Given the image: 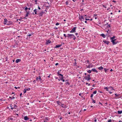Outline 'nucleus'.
Here are the masks:
<instances>
[{"label": "nucleus", "mask_w": 122, "mask_h": 122, "mask_svg": "<svg viewBox=\"0 0 122 122\" xmlns=\"http://www.w3.org/2000/svg\"><path fill=\"white\" fill-rule=\"evenodd\" d=\"M90 75V74H87V76H85L84 77V78L86 80H87L88 81H89L91 79Z\"/></svg>", "instance_id": "1"}, {"label": "nucleus", "mask_w": 122, "mask_h": 122, "mask_svg": "<svg viewBox=\"0 0 122 122\" xmlns=\"http://www.w3.org/2000/svg\"><path fill=\"white\" fill-rule=\"evenodd\" d=\"M67 35V37L70 38H73V36H74L73 34H68Z\"/></svg>", "instance_id": "2"}, {"label": "nucleus", "mask_w": 122, "mask_h": 122, "mask_svg": "<svg viewBox=\"0 0 122 122\" xmlns=\"http://www.w3.org/2000/svg\"><path fill=\"white\" fill-rule=\"evenodd\" d=\"M77 28L76 27H74L72 29V30L71 31H70V32L71 33H73L75 32L76 31V30Z\"/></svg>", "instance_id": "3"}, {"label": "nucleus", "mask_w": 122, "mask_h": 122, "mask_svg": "<svg viewBox=\"0 0 122 122\" xmlns=\"http://www.w3.org/2000/svg\"><path fill=\"white\" fill-rule=\"evenodd\" d=\"M115 97L116 99L119 98L121 97L120 96V94L117 95L116 94H115Z\"/></svg>", "instance_id": "4"}, {"label": "nucleus", "mask_w": 122, "mask_h": 122, "mask_svg": "<svg viewBox=\"0 0 122 122\" xmlns=\"http://www.w3.org/2000/svg\"><path fill=\"white\" fill-rule=\"evenodd\" d=\"M111 42L112 43L113 45H115L118 42V41H116L114 40H111Z\"/></svg>", "instance_id": "5"}, {"label": "nucleus", "mask_w": 122, "mask_h": 122, "mask_svg": "<svg viewBox=\"0 0 122 122\" xmlns=\"http://www.w3.org/2000/svg\"><path fill=\"white\" fill-rule=\"evenodd\" d=\"M44 14V12L43 11H42L40 13H39L38 15H39L40 16H42Z\"/></svg>", "instance_id": "6"}, {"label": "nucleus", "mask_w": 122, "mask_h": 122, "mask_svg": "<svg viewBox=\"0 0 122 122\" xmlns=\"http://www.w3.org/2000/svg\"><path fill=\"white\" fill-rule=\"evenodd\" d=\"M103 42L105 43L107 45H108L110 43V41H108L103 40Z\"/></svg>", "instance_id": "7"}, {"label": "nucleus", "mask_w": 122, "mask_h": 122, "mask_svg": "<svg viewBox=\"0 0 122 122\" xmlns=\"http://www.w3.org/2000/svg\"><path fill=\"white\" fill-rule=\"evenodd\" d=\"M12 23V22L11 21H8L7 22V23H6V24L8 25H11Z\"/></svg>", "instance_id": "8"}, {"label": "nucleus", "mask_w": 122, "mask_h": 122, "mask_svg": "<svg viewBox=\"0 0 122 122\" xmlns=\"http://www.w3.org/2000/svg\"><path fill=\"white\" fill-rule=\"evenodd\" d=\"M83 16H79V19L81 20H84V18H83Z\"/></svg>", "instance_id": "9"}, {"label": "nucleus", "mask_w": 122, "mask_h": 122, "mask_svg": "<svg viewBox=\"0 0 122 122\" xmlns=\"http://www.w3.org/2000/svg\"><path fill=\"white\" fill-rule=\"evenodd\" d=\"M36 80L38 81V80H39V81H41V77L40 76H39V77H36Z\"/></svg>", "instance_id": "10"}, {"label": "nucleus", "mask_w": 122, "mask_h": 122, "mask_svg": "<svg viewBox=\"0 0 122 122\" xmlns=\"http://www.w3.org/2000/svg\"><path fill=\"white\" fill-rule=\"evenodd\" d=\"M4 24H6L7 23L8 20L6 19H4Z\"/></svg>", "instance_id": "11"}, {"label": "nucleus", "mask_w": 122, "mask_h": 122, "mask_svg": "<svg viewBox=\"0 0 122 122\" xmlns=\"http://www.w3.org/2000/svg\"><path fill=\"white\" fill-rule=\"evenodd\" d=\"M33 32H31V33L30 34H29V33H28V35H27V37H28V36H31L33 35Z\"/></svg>", "instance_id": "12"}, {"label": "nucleus", "mask_w": 122, "mask_h": 122, "mask_svg": "<svg viewBox=\"0 0 122 122\" xmlns=\"http://www.w3.org/2000/svg\"><path fill=\"white\" fill-rule=\"evenodd\" d=\"M92 71L94 72H95L97 73L98 72V71L96 70V69L95 68L92 69Z\"/></svg>", "instance_id": "13"}, {"label": "nucleus", "mask_w": 122, "mask_h": 122, "mask_svg": "<svg viewBox=\"0 0 122 122\" xmlns=\"http://www.w3.org/2000/svg\"><path fill=\"white\" fill-rule=\"evenodd\" d=\"M69 80H66V84H68V85H69L70 84V83L68 82Z\"/></svg>", "instance_id": "14"}, {"label": "nucleus", "mask_w": 122, "mask_h": 122, "mask_svg": "<svg viewBox=\"0 0 122 122\" xmlns=\"http://www.w3.org/2000/svg\"><path fill=\"white\" fill-rule=\"evenodd\" d=\"M51 42V41L50 40L47 41L46 43V44L48 45L49 44H50Z\"/></svg>", "instance_id": "15"}, {"label": "nucleus", "mask_w": 122, "mask_h": 122, "mask_svg": "<svg viewBox=\"0 0 122 122\" xmlns=\"http://www.w3.org/2000/svg\"><path fill=\"white\" fill-rule=\"evenodd\" d=\"M24 119L25 120H27L29 119V118L27 116H26L24 117Z\"/></svg>", "instance_id": "16"}, {"label": "nucleus", "mask_w": 122, "mask_h": 122, "mask_svg": "<svg viewBox=\"0 0 122 122\" xmlns=\"http://www.w3.org/2000/svg\"><path fill=\"white\" fill-rule=\"evenodd\" d=\"M26 13L25 15V16L26 17H27L28 16V15H29V13L30 12V11H26Z\"/></svg>", "instance_id": "17"}, {"label": "nucleus", "mask_w": 122, "mask_h": 122, "mask_svg": "<svg viewBox=\"0 0 122 122\" xmlns=\"http://www.w3.org/2000/svg\"><path fill=\"white\" fill-rule=\"evenodd\" d=\"M100 36L104 38H105L106 37V36L103 33H102L101 34Z\"/></svg>", "instance_id": "18"}, {"label": "nucleus", "mask_w": 122, "mask_h": 122, "mask_svg": "<svg viewBox=\"0 0 122 122\" xmlns=\"http://www.w3.org/2000/svg\"><path fill=\"white\" fill-rule=\"evenodd\" d=\"M21 60L20 59H17L16 60L15 62L16 63H18L19 62L21 61Z\"/></svg>", "instance_id": "19"}, {"label": "nucleus", "mask_w": 122, "mask_h": 122, "mask_svg": "<svg viewBox=\"0 0 122 122\" xmlns=\"http://www.w3.org/2000/svg\"><path fill=\"white\" fill-rule=\"evenodd\" d=\"M59 77L60 78V80H61L62 81H63L64 82L65 81V80L64 79H63V77Z\"/></svg>", "instance_id": "20"}, {"label": "nucleus", "mask_w": 122, "mask_h": 122, "mask_svg": "<svg viewBox=\"0 0 122 122\" xmlns=\"http://www.w3.org/2000/svg\"><path fill=\"white\" fill-rule=\"evenodd\" d=\"M62 45L61 44L60 45H57L56 46V47H55V48H59Z\"/></svg>", "instance_id": "21"}, {"label": "nucleus", "mask_w": 122, "mask_h": 122, "mask_svg": "<svg viewBox=\"0 0 122 122\" xmlns=\"http://www.w3.org/2000/svg\"><path fill=\"white\" fill-rule=\"evenodd\" d=\"M94 17H95V19H96L97 18V14H94L93 15Z\"/></svg>", "instance_id": "22"}, {"label": "nucleus", "mask_w": 122, "mask_h": 122, "mask_svg": "<svg viewBox=\"0 0 122 122\" xmlns=\"http://www.w3.org/2000/svg\"><path fill=\"white\" fill-rule=\"evenodd\" d=\"M56 102L57 103L58 105L61 106V102L59 101H56Z\"/></svg>", "instance_id": "23"}, {"label": "nucleus", "mask_w": 122, "mask_h": 122, "mask_svg": "<svg viewBox=\"0 0 122 122\" xmlns=\"http://www.w3.org/2000/svg\"><path fill=\"white\" fill-rule=\"evenodd\" d=\"M60 72H57V74H58V76H61V77H63V75L61 74H60Z\"/></svg>", "instance_id": "24"}, {"label": "nucleus", "mask_w": 122, "mask_h": 122, "mask_svg": "<svg viewBox=\"0 0 122 122\" xmlns=\"http://www.w3.org/2000/svg\"><path fill=\"white\" fill-rule=\"evenodd\" d=\"M116 36H113L112 37H110V39L111 40H113V39H114V38H115Z\"/></svg>", "instance_id": "25"}, {"label": "nucleus", "mask_w": 122, "mask_h": 122, "mask_svg": "<svg viewBox=\"0 0 122 122\" xmlns=\"http://www.w3.org/2000/svg\"><path fill=\"white\" fill-rule=\"evenodd\" d=\"M104 70L105 71V72L106 73L107 72V71L109 70V69H106V68H104Z\"/></svg>", "instance_id": "26"}, {"label": "nucleus", "mask_w": 122, "mask_h": 122, "mask_svg": "<svg viewBox=\"0 0 122 122\" xmlns=\"http://www.w3.org/2000/svg\"><path fill=\"white\" fill-rule=\"evenodd\" d=\"M98 69L99 70H101L103 69V68L102 67V66H101L100 67H98Z\"/></svg>", "instance_id": "27"}, {"label": "nucleus", "mask_w": 122, "mask_h": 122, "mask_svg": "<svg viewBox=\"0 0 122 122\" xmlns=\"http://www.w3.org/2000/svg\"><path fill=\"white\" fill-rule=\"evenodd\" d=\"M117 113L118 114H121L122 113V111H117Z\"/></svg>", "instance_id": "28"}, {"label": "nucleus", "mask_w": 122, "mask_h": 122, "mask_svg": "<svg viewBox=\"0 0 122 122\" xmlns=\"http://www.w3.org/2000/svg\"><path fill=\"white\" fill-rule=\"evenodd\" d=\"M92 65H88V66L87 67V68H90V67H92Z\"/></svg>", "instance_id": "29"}, {"label": "nucleus", "mask_w": 122, "mask_h": 122, "mask_svg": "<svg viewBox=\"0 0 122 122\" xmlns=\"http://www.w3.org/2000/svg\"><path fill=\"white\" fill-rule=\"evenodd\" d=\"M17 106L15 105L14 104V109H16V108H17Z\"/></svg>", "instance_id": "30"}, {"label": "nucleus", "mask_w": 122, "mask_h": 122, "mask_svg": "<svg viewBox=\"0 0 122 122\" xmlns=\"http://www.w3.org/2000/svg\"><path fill=\"white\" fill-rule=\"evenodd\" d=\"M92 101H93L92 103H96L95 101L92 98H91Z\"/></svg>", "instance_id": "31"}, {"label": "nucleus", "mask_w": 122, "mask_h": 122, "mask_svg": "<svg viewBox=\"0 0 122 122\" xmlns=\"http://www.w3.org/2000/svg\"><path fill=\"white\" fill-rule=\"evenodd\" d=\"M97 92V91H94L93 92V94H96Z\"/></svg>", "instance_id": "32"}, {"label": "nucleus", "mask_w": 122, "mask_h": 122, "mask_svg": "<svg viewBox=\"0 0 122 122\" xmlns=\"http://www.w3.org/2000/svg\"><path fill=\"white\" fill-rule=\"evenodd\" d=\"M63 108H66L67 107L65 105H63Z\"/></svg>", "instance_id": "33"}, {"label": "nucleus", "mask_w": 122, "mask_h": 122, "mask_svg": "<svg viewBox=\"0 0 122 122\" xmlns=\"http://www.w3.org/2000/svg\"><path fill=\"white\" fill-rule=\"evenodd\" d=\"M73 38H72L74 40H75L76 38V37L74 35V36H73Z\"/></svg>", "instance_id": "34"}, {"label": "nucleus", "mask_w": 122, "mask_h": 122, "mask_svg": "<svg viewBox=\"0 0 122 122\" xmlns=\"http://www.w3.org/2000/svg\"><path fill=\"white\" fill-rule=\"evenodd\" d=\"M104 89H106V91H108V88L107 87H104Z\"/></svg>", "instance_id": "35"}, {"label": "nucleus", "mask_w": 122, "mask_h": 122, "mask_svg": "<svg viewBox=\"0 0 122 122\" xmlns=\"http://www.w3.org/2000/svg\"><path fill=\"white\" fill-rule=\"evenodd\" d=\"M26 92V89H24V91H23L24 93H25Z\"/></svg>", "instance_id": "36"}, {"label": "nucleus", "mask_w": 122, "mask_h": 122, "mask_svg": "<svg viewBox=\"0 0 122 122\" xmlns=\"http://www.w3.org/2000/svg\"><path fill=\"white\" fill-rule=\"evenodd\" d=\"M92 71V70H89L87 71V72L88 73H91Z\"/></svg>", "instance_id": "37"}, {"label": "nucleus", "mask_w": 122, "mask_h": 122, "mask_svg": "<svg viewBox=\"0 0 122 122\" xmlns=\"http://www.w3.org/2000/svg\"><path fill=\"white\" fill-rule=\"evenodd\" d=\"M30 88H26V91H29L30 90Z\"/></svg>", "instance_id": "38"}, {"label": "nucleus", "mask_w": 122, "mask_h": 122, "mask_svg": "<svg viewBox=\"0 0 122 122\" xmlns=\"http://www.w3.org/2000/svg\"><path fill=\"white\" fill-rule=\"evenodd\" d=\"M66 4V5H68V4L69 3V2L68 1H66V2L65 3Z\"/></svg>", "instance_id": "39"}, {"label": "nucleus", "mask_w": 122, "mask_h": 122, "mask_svg": "<svg viewBox=\"0 0 122 122\" xmlns=\"http://www.w3.org/2000/svg\"><path fill=\"white\" fill-rule=\"evenodd\" d=\"M15 98V97L14 96H12L11 97V100H12L13 99H14Z\"/></svg>", "instance_id": "40"}, {"label": "nucleus", "mask_w": 122, "mask_h": 122, "mask_svg": "<svg viewBox=\"0 0 122 122\" xmlns=\"http://www.w3.org/2000/svg\"><path fill=\"white\" fill-rule=\"evenodd\" d=\"M108 122H112V120L111 119H109L108 121Z\"/></svg>", "instance_id": "41"}, {"label": "nucleus", "mask_w": 122, "mask_h": 122, "mask_svg": "<svg viewBox=\"0 0 122 122\" xmlns=\"http://www.w3.org/2000/svg\"><path fill=\"white\" fill-rule=\"evenodd\" d=\"M111 27L110 25V24H108V25L107 26V27Z\"/></svg>", "instance_id": "42"}, {"label": "nucleus", "mask_w": 122, "mask_h": 122, "mask_svg": "<svg viewBox=\"0 0 122 122\" xmlns=\"http://www.w3.org/2000/svg\"><path fill=\"white\" fill-rule=\"evenodd\" d=\"M37 11H35V12H35V14H37L38 15V13H37Z\"/></svg>", "instance_id": "43"}, {"label": "nucleus", "mask_w": 122, "mask_h": 122, "mask_svg": "<svg viewBox=\"0 0 122 122\" xmlns=\"http://www.w3.org/2000/svg\"><path fill=\"white\" fill-rule=\"evenodd\" d=\"M85 19L86 20H90L89 19H87L86 18H85Z\"/></svg>", "instance_id": "44"}, {"label": "nucleus", "mask_w": 122, "mask_h": 122, "mask_svg": "<svg viewBox=\"0 0 122 122\" xmlns=\"http://www.w3.org/2000/svg\"><path fill=\"white\" fill-rule=\"evenodd\" d=\"M47 3L49 4V3H48L47 2ZM50 6V5H47V6H46V7H48V8Z\"/></svg>", "instance_id": "45"}, {"label": "nucleus", "mask_w": 122, "mask_h": 122, "mask_svg": "<svg viewBox=\"0 0 122 122\" xmlns=\"http://www.w3.org/2000/svg\"><path fill=\"white\" fill-rule=\"evenodd\" d=\"M59 23H58L57 22L56 23V25H59Z\"/></svg>", "instance_id": "46"}, {"label": "nucleus", "mask_w": 122, "mask_h": 122, "mask_svg": "<svg viewBox=\"0 0 122 122\" xmlns=\"http://www.w3.org/2000/svg\"><path fill=\"white\" fill-rule=\"evenodd\" d=\"M103 6L105 8H107L106 6L105 5H103Z\"/></svg>", "instance_id": "47"}, {"label": "nucleus", "mask_w": 122, "mask_h": 122, "mask_svg": "<svg viewBox=\"0 0 122 122\" xmlns=\"http://www.w3.org/2000/svg\"><path fill=\"white\" fill-rule=\"evenodd\" d=\"M10 107H12L13 106L12 104H10Z\"/></svg>", "instance_id": "48"}, {"label": "nucleus", "mask_w": 122, "mask_h": 122, "mask_svg": "<svg viewBox=\"0 0 122 122\" xmlns=\"http://www.w3.org/2000/svg\"><path fill=\"white\" fill-rule=\"evenodd\" d=\"M37 10L36 9H35L34 10V12H35V11H37Z\"/></svg>", "instance_id": "49"}, {"label": "nucleus", "mask_w": 122, "mask_h": 122, "mask_svg": "<svg viewBox=\"0 0 122 122\" xmlns=\"http://www.w3.org/2000/svg\"><path fill=\"white\" fill-rule=\"evenodd\" d=\"M86 62H87V63H89V61L88 60H87L86 61Z\"/></svg>", "instance_id": "50"}, {"label": "nucleus", "mask_w": 122, "mask_h": 122, "mask_svg": "<svg viewBox=\"0 0 122 122\" xmlns=\"http://www.w3.org/2000/svg\"><path fill=\"white\" fill-rule=\"evenodd\" d=\"M93 94H91V96H90L91 97H92L93 96Z\"/></svg>", "instance_id": "51"}, {"label": "nucleus", "mask_w": 122, "mask_h": 122, "mask_svg": "<svg viewBox=\"0 0 122 122\" xmlns=\"http://www.w3.org/2000/svg\"><path fill=\"white\" fill-rule=\"evenodd\" d=\"M27 9H28V8H27V7H26L25 8V10H27Z\"/></svg>", "instance_id": "52"}, {"label": "nucleus", "mask_w": 122, "mask_h": 122, "mask_svg": "<svg viewBox=\"0 0 122 122\" xmlns=\"http://www.w3.org/2000/svg\"><path fill=\"white\" fill-rule=\"evenodd\" d=\"M94 121H95V122H97V120L96 119H95H95L94 120Z\"/></svg>", "instance_id": "53"}, {"label": "nucleus", "mask_w": 122, "mask_h": 122, "mask_svg": "<svg viewBox=\"0 0 122 122\" xmlns=\"http://www.w3.org/2000/svg\"><path fill=\"white\" fill-rule=\"evenodd\" d=\"M63 35H64V36H65V37H66V34H64Z\"/></svg>", "instance_id": "54"}, {"label": "nucleus", "mask_w": 122, "mask_h": 122, "mask_svg": "<svg viewBox=\"0 0 122 122\" xmlns=\"http://www.w3.org/2000/svg\"><path fill=\"white\" fill-rule=\"evenodd\" d=\"M76 62L75 63H74V65H76Z\"/></svg>", "instance_id": "55"}, {"label": "nucleus", "mask_w": 122, "mask_h": 122, "mask_svg": "<svg viewBox=\"0 0 122 122\" xmlns=\"http://www.w3.org/2000/svg\"><path fill=\"white\" fill-rule=\"evenodd\" d=\"M59 64V63H56V64H55V65L56 66H57V65H58Z\"/></svg>", "instance_id": "56"}, {"label": "nucleus", "mask_w": 122, "mask_h": 122, "mask_svg": "<svg viewBox=\"0 0 122 122\" xmlns=\"http://www.w3.org/2000/svg\"><path fill=\"white\" fill-rule=\"evenodd\" d=\"M51 75V74H49V75L47 77H48V78H50V76Z\"/></svg>", "instance_id": "57"}, {"label": "nucleus", "mask_w": 122, "mask_h": 122, "mask_svg": "<svg viewBox=\"0 0 122 122\" xmlns=\"http://www.w3.org/2000/svg\"><path fill=\"white\" fill-rule=\"evenodd\" d=\"M33 82L34 83H36V81H35V80H34L33 81Z\"/></svg>", "instance_id": "58"}, {"label": "nucleus", "mask_w": 122, "mask_h": 122, "mask_svg": "<svg viewBox=\"0 0 122 122\" xmlns=\"http://www.w3.org/2000/svg\"><path fill=\"white\" fill-rule=\"evenodd\" d=\"M38 9H39V10H40L41 9V8H40V7L39 6H38Z\"/></svg>", "instance_id": "59"}, {"label": "nucleus", "mask_w": 122, "mask_h": 122, "mask_svg": "<svg viewBox=\"0 0 122 122\" xmlns=\"http://www.w3.org/2000/svg\"><path fill=\"white\" fill-rule=\"evenodd\" d=\"M10 119L12 121L13 120V118H10Z\"/></svg>", "instance_id": "60"}, {"label": "nucleus", "mask_w": 122, "mask_h": 122, "mask_svg": "<svg viewBox=\"0 0 122 122\" xmlns=\"http://www.w3.org/2000/svg\"><path fill=\"white\" fill-rule=\"evenodd\" d=\"M98 104L102 105V104L100 102H99L98 103Z\"/></svg>", "instance_id": "61"}, {"label": "nucleus", "mask_w": 122, "mask_h": 122, "mask_svg": "<svg viewBox=\"0 0 122 122\" xmlns=\"http://www.w3.org/2000/svg\"><path fill=\"white\" fill-rule=\"evenodd\" d=\"M22 95V93H21L20 94V97H21V96Z\"/></svg>", "instance_id": "62"}, {"label": "nucleus", "mask_w": 122, "mask_h": 122, "mask_svg": "<svg viewBox=\"0 0 122 122\" xmlns=\"http://www.w3.org/2000/svg\"><path fill=\"white\" fill-rule=\"evenodd\" d=\"M112 2H114L115 3H116V1H115V0H113V1H112Z\"/></svg>", "instance_id": "63"}, {"label": "nucleus", "mask_w": 122, "mask_h": 122, "mask_svg": "<svg viewBox=\"0 0 122 122\" xmlns=\"http://www.w3.org/2000/svg\"><path fill=\"white\" fill-rule=\"evenodd\" d=\"M34 0L35 1V2H37V0Z\"/></svg>", "instance_id": "64"}]
</instances>
